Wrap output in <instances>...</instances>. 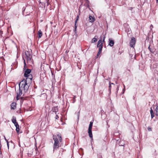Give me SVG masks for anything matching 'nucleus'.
I'll list each match as a JSON object with an SVG mask.
<instances>
[{
  "instance_id": "obj_8",
  "label": "nucleus",
  "mask_w": 158,
  "mask_h": 158,
  "mask_svg": "<svg viewBox=\"0 0 158 158\" xmlns=\"http://www.w3.org/2000/svg\"><path fill=\"white\" fill-rule=\"evenodd\" d=\"M31 70L30 69H27L25 71V73L24 74V76L25 77H27V76L29 74H30L31 72Z\"/></svg>"
},
{
  "instance_id": "obj_30",
  "label": "nucleus",
  "mask_w": 158,
  "mask_h": 158,
  "mask_svg": "<svg viewBox=\"0 0 158 158\" xmlns=\"http://www.w3.org/2000/svg\"><path fill=\"white\" fill-rule=\"evenodd\" d=\"M79 18V16H78V15H77V19H78V18Z\"/></svg>"
},
{
  "instance_id": "obj_12",
  "label": "nucleus",
  "mask_w": 158,
  "mask_h": 158,
  "mask_svg": "<svg viewBox=\"0 0 158 158\" xmlns=\"http://www.w3.org/2000/svg\"><path fill=\"white\" fill-rule=\"evenodd\" d=\"M109 45L111 47H112L114 44V42L113 40H111V39H109Z\"/></svg>"
},
{
  "instance_id": "obj_29",
  "label": "nucleus",
  "mask_w": 158,
  "mask_h": 158,
  "mask_svg": "<svg viewBox=\"0 0 158 158\" xmlns=\"http://www.w3.org/2000/svg\"><path fill=\"white\" fill-rule=\"evenodd\" d=\"M116 89H117V92H118V86H117V88Z\"/></svg>"
},
{
  "instance_id": "obj_37",
  "label": "nucleus",
  "mask_w": 158,
  "mask_h": 158,
  "mask_svg": "<svg viewBox=\"0 0 158 158\" xmlns=\"http://www.w3.org/2000/svg\"><path fill=\"white\" fill-rule=\"evenodd\" d=\"M104 40H103V41H102V42H103H103H104Z\"/></svg>"
},
{
  "instance_id": "obj_15",
  "label": "nucleus",
  "mask_w": 158,
  "mask_h": 158,
  "mask_svg": "<svg viewBox=\"0 0 158 158\" xmlns=\"http://www.w3.org/2000/svg\"><path fill=\"white\" fill-rule=\"evenodd\" d=\"M57 136L59 139L60 142H61L62 140V139L60 134H58L57 135Z\"/></svg>"
},
{
  "instance_id": "obj_3",
  "label": "nucleus",
  "mask_w": 158,
  "mask_h": 158,
  "mask_svg": "<svg viewBox=\"0 0 158 158\" xmlns=\"http://www.w3.org/2000/svg\"><path fill=\"white\" fill-rule=\"evenodd\" d=\"M19 91L17 92V96L16 97V98L17 100H19V97L21 96V95L23 94V90L24 93H26L27 91V90H25V88H21V86H19Z\"/></svg>"
},
{
  "instance_id": "obj_31",
  "label": "nucleus",
  "mask_w": 158,
  "mask_h": 158,
  "mask_svg": "<svg viewBox=\"0 0 158 158\" xmlns=\"http://www.w3.org/2000/svg\"><path fill=\"white\" fill-rule=\"evenodd\" d=\"M4 138L5 139V140L6 141V139H6V138L5 137V136H4Z\"/></svg>"
},
{
  "instance_id": "obj_1",
  "label": "nucleus",
  "mask_w": 158,
  "mask_h": 158,
  "mask_svg": "<svg viewBox=\"0 0 158 158\" xmlns=\"http://www.w3.org/2000/svg\"><path fill=\"white\" fill-rule=\"evenodd\" d=\"M26 79H23L19 83V86H21V88H25V90H28L29 86L32 81V76L31 74H29L26 77Z\"/></svg>"
},
{
  "instance_id": "obj_21",
  "label": "nucleus",
  "mask_w": 158,
  "mask_h": 158,
  "mask_svg": "<svg viewBox=\"0 0 158 158\" xmlns=\"http://www.w3.org/2000/svg\"><path fill=\"white\" fill-rule=\"evenodd\" d=\"M148 49L152 53H154V52L153 51V50H152L151 48H150V46H149L148 47Z\"/></svg>"
},
{
  "instance_id": "obj_7",
  "label": "nucleus",
  "mask_w": 158,
  "mask_h": 158,
  "mask_svg": "<svg viewBox=\"0 0 158 158\" xmlns=\"http://www.w3.org/2000/svg\"><path fill=\"white\" fill-rule=\"evenodd\" d=\"M103 42H102V40L101 39L100 40H99L98 42L97 47H99V48L101 47H102V49L103 47Z\"/></svg>"
},
{
  "instance_id": "obj_10",
  "label": "nucleus",
  "mask_w": 158,
  "mask_h": 158,
  "mask_svg": "<svg viewBox=\"0 0 158 158\" xmlns=\"http://www.w3.org/2000/svg\"><path fill=\"white\" fill-rule=\"evenodd\" d=\"M11 121L15 126H17V125L18 124L17 122H16V118L14 117H13V118L12 119Z\"/></svg>"
},
{
  "instance_id": "obj_13",
  "label": "nucleus",
  "mask_w": 158,
  "mask_h": 158,
  "mask_svg": "<svg viewBox=\"0 0 158 158\" xmlns=\"http://www.w3.org/2000/svg\"><path fill=\"white\" fill-rule=\"evenodd\" d=\"M38 38L39 39L40 38L42 35V32L41 31V30H40L39 31L38 33Z\"/></svg>"
},
{
  "instance_id": "obj_35",
  "label": "nucleus",
  "mask_w": 158,
  "mask_h": 158,
  "mask_svg": "<svg viewBox=\"0 0 158 158\" xmlns=\"http://www.w3.org/2000/svg\"><path fill=\"white\" fill-rule=\"evenodd\" d=\"M156 2L157 3L158 2V0H156Z\"/></svg>"
},
{
  "instance_id": "obj_2",
  "label": "nucleus",
  "mask_w": 158,
  "mask_h": 158,
  "mask_svg": "<svg viewBox=\"0 0 158 158\" xmlns=\"http://www.w3.org/2000/svg\"><path fill=\"white\" fill-rule=\"evenodd\" d=\"M53 139L54 141V143L53 144V150L54 151L55 150H56L59 148L60 143L56 135H53Z\"/></svg>"
},
{
  "instance_id": "obj_5",
  "label": "nucleus",
  "mask_w": 158,
  "mask_h": 158,
  "mask_svg": "<svg viewBox=\"0 0 158 158\" xmlns=\"http://www.w3.org/2000/svg\"><path fill=\"white\" fill-rule=\"evenodd\" d=\"M93 122H91L90 123V124H89V128H88V133H89V137L92 138L93 137V135L92 134V127L93 126Z\"/></svg>"
},
{
  "instance_id": "obj_4",
  "label": "nucleus",
  "mask_w": 158,
  "mask_h": 158,
  "mask_svg": "<svg viewBox=\"0 0 158 158\" xmlns=\"http://www.w3.org/2000/svg\"><path fill=\"white\" fill-rule=\"evenodd\" d=\"M25 54L26 56L27 61L28 63H32V56L30 55V52L28 51H26L25 52Z\"/></svg>"
},
{
  "instance_id": "obj_6",
  "label": "nucleus",
  "mask_w": 158,
  "mask_h": 158,
  "mask_svg": "<svg viewBox=\"0 0 158 158\" xmlns=\"http://www.w3.org/2000/svg\"><path fill=\"white\" fill-rule=\"evenodd\" d=\"M136 40L134 37L131 38V40L130 42V46L131 47H133L136 43Z\"/></svg>"
},
{
  "instance_id": "obj_33",
  "label": "nucleus",
  "mask_w": 158,
  "mask_h": 158,
  "mask_svg": "<svg viewBox=\"0 0 158 158\" xmlns=\"http://www.w3.org/2000/svg\"><path fill=\"white\" fill-rule=\"evenodd\" d=\"M151 27H153V26H152V25H151Z\"/></svg>"
},
{
  "instance_id": "obj_18",
  "label": "nucleus",
  "mask_w": 158,
  "mask_h": 158,
  "mask_svg": "<svg viewBox=\"0 0 158 158\" xmlns=\"http://www.w3.org/2000/svg\"><path fill=\"white\" fill-rule=\"evenodd\" d=\"M156 111V114L157 116H158V106L156 107V109L155 110Z\"/></svg>"
},
{
  "instance_id": "obj_20",
  "label": "nucleus",
  "mask_w": 158,
  "mask_h": 158,
  "mask_svg": "<svg viewBox=\"0 0 158 158\" xmlns=\"http://www.w3.org/2000/svg\"><path fill=\"white\" fill-rule=\"evenodd\" d=\"M97 41V39L96 38H95V37L93 38L92 40V43H94L96 42Z\"/></svg>"
},
{
  "instance_id": "obj_27",
  "label": "nucleus",
  "mask_w": 158,
  "mask_h": 158,
  "mask_svg": "<svg viewBox=\"0 0 158 158\" xmlns=\"http://www.w3.org/2000/svg\"><path fill=\"white\" fill-rule=\"evenodd\" d=\"M78 20V19H76V20L75 21V23H77V21Z\"/></svg>"
},
{
  "instance_id": "obj_25",
  "label": "nucleus",
  "mask_w": 158,
  "mask_h": 158,
  "mask_svg": "<svg viewBox=\"0 0 158 158\" xmlns=\"http://www.w3.org/2000/svg\"><path fill=\"white\" fill-rule=\"evenodd\" d=\"M56 114V117H55V118L56 119H58V118H59L58 116L57 115V114Z\"/></svg>"
},
{
  "instance_id": "obj_16",
  "label": "nucleus",
  "mask_w": 158,
  "mask_h": 158,
  "mask_svg": "<svg viewBox=\"0 0 158 158\" xmlns=\"http://www.w3.org/2000/svg\"><path fill=\"white\" fill-rule=\"evenodd\" d=\"M52 110L53 112H55V114H57V108L56 107H54L52 109Z\"/></svg>"
},
{
  "instance_id": "obj_9",
  "label": "nucleus",
  "mask_w": 158,
  "mask_h": 158,
  "mask_svg": "<svg viewBox=\"0 0 158 158\" xmlns=\"http://www.w3.org/2000/svg\"><path fill=\"white\" fill-rule=\"evenodd\" d=\"M16 104L15 102H12L10 105V108L11 109L15 110L16 108Z\"/></svg>"
},
{
  "instance_id": "obj_14",
  "label": "nucleus",
  "mask_w": 158,
  "mask_h": 158,
  "mask_svg": "<svg viewBox=\"0 0 158 158\" xmlns=\"http://www.w3.org/2000/svg\"><path fill=\"white\" fill-rule=\"evenodd\" d=\"M150 114H151V118L152 119L154 117V112L153 110H152V108H151V110H150Z\"/></svg>"
},
{
  "instance_id": "obj_22",
  "label": "nucleus",
  "mask_w": 158,
  "mask_h": 158,
  "mask_svg": "<svg viewBox=\"0 0 158 158\" xmlns=\"http://www.w3.org/2000/svg\"><path fill=\"white\" fill-rule=\"evenodd\" d=\"M6 142L7 143V146H8V148H9V142L7 139H6Z\"/></svg>"
},
{
  "instance_id": "obj_32",
  "label": "nucleus",
  "mask_w": 158,
  "mask_h": 158,
  "mask_svg": "<svg viewBox=\"0 0 158 158\" xmlns=\"http://www.w3.org/2000/svg\"><path fill=\"white\" fill-rule=\"evenodd\" d=\"M125 89V88H124L123 89V90L124 92V91Z\"/></svg>"
},
{
  "instance_id": "obj_34",
  "label": "nucleus",
  "mask_w": 158,
  "mask_h": 158,
  "mask_svg": "<svg viewBox=\"0 0 158 158\" xmlns=\"http://www.w3.org/2000/svg\"><path fill=\"white\" fill-rule=\"evenodd\" d=\"M105 37H104L103 38V40H105Z\"/></svg>"
},
{
  "instance_id": "obj_19",
  "label": "nucleus",
  "mask_w": 158,
  "mask_h": 158,
  "mask_svg": "<svg viewBox=\"0 0 158 158\" xmlns=\"http://www.w3.org/2000/svg\"><path fill=\"white\" fill-rule=\"evenodd\" d=\"M16 127V131L18 132L19 131V124H18L17 126L15 125V126Z\"/></svg>"
},
{
  "instance_id": "obj_23",
  "label": "nucleus",
  "mask_w": 158,
  "mask_h": 158,
  "mask_svg": "<svg viewBox=\"0 0 158 158\" xmlns=\"http://www.w3.org/2000/svg\"><path fill=\"white\" fill-rule=\"evenodd\" d=\"M76 24H77V23H75V29L74 31H76V30L77 27V26Z\"/></svg>"
},
{
  "instance_id": "obj_28",
  "label": "nucleus",
  "mask_w": 158,
  "mask_h": 158,
  "mask_svg": "<svg viewBox=\"0 0 158 158\" xmlns=\"http://www.w3.org/2000/svg\"><path fill=\"white\" fill-rule=\"evenodd\" d=\"M109 88H110V87H111V84H109Z\"/></svg>"
},
{
  "instance_id": "obj_17",
  "label": "nucleus",
  "mask_w": 158,
  "mask_h": 158,
  "mask_svg": "<svg viewBox=\"0 0 158 158\" xmlns=\"http://www.w3.org/2000/svg\"><path fill=\"white\" fill-rule=\"evenodd\" d=\"M102 49V47H101L99 49V51L98 53L97 56H98L101 53Z\"/></svg>"
},
{
  "instance_id": "obj_26",
  "label": "nucleus",
  "mask_w": 158,
  "mask_h": 158,
  "mask_svg": "<svg viewBox=\"0 0 158 158\" xmlns=\"http://www.w3.org/2000/svg\"><path fill=\"white\" fill-rule=\"evenodd\" d=\"M24 69H25V66H26V64L25 60H24Z\"/></svg>"
},
{
  "instance_id": "obj_36",
  "label": "nucleus",
  "mask_w": 158,
  "mask_h": 158,
  "mask_svg": "<svg viewBox=\"0 0 158 158\" xmlns=\"http://www.w3.org/2000/svg\"><path fill=\"white\" fill-rule=\"evenodd\" d=\"M123 86H124V88H125V86L124 85H123Z\"/></svg>"
},
{
  "instance_id": "obj_11",
  "label": "nucleus",
  "mask_w": 158,
  "mask_h": 158,
  "mask_svg": "<svg viewBox=\"0 0 158 158\" xmlns=\"http://www.w3.org/2000/svg\"><path fill=\"white\" fill-rule=\"evenodd\" d=\"M95 20V19L94 17H93L92 16H89V21L90 22L93 23Z\"/></svg>"
},
{
  "instance_id": "obj_24",
  "label": "nucleus",
  "mask_w": 158,
  "mask_h": 158,
  "mask_svg": "<svg viewBox=\"0 0 158 158\" xmlns=\"http://www.w3.org/2000/svg\"><path fill=\"white\" fill-rule=\"evenodd\" d=\"M148 130L149 131H151L152 130H151V128L150 127H148Z\"/></svg>"
}]
</instances>
